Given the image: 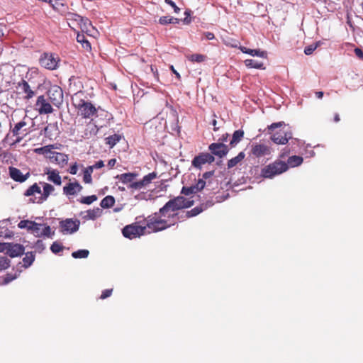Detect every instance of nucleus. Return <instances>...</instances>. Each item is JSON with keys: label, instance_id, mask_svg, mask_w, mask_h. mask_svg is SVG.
I'll use <instances>...</instances> for the list:
<instances>
[{"label": "nucleus", "instance_id": "1", "mask_svg": "<svg viewBox=\"0 0 363 363\" xmlns=\"http://www.w3.org/2000/svg\"><path fill=\"white\" fill-rule=\"evenodd\" d=\"M146 233H157L170 228L175 224V221L169 218L166 213L162 214L160 209L148 216L143 220Z\"/></svg>", "mask_w": 363, "mask_h": 363}, {"label": "nucleus", "instance_id": "2", "mask_svg": "<svg viewBox=\"0 0 363 363\" xmlns=\"http://www.w3.org/2000/svg\"><path fill=\"white\" fill-rule=\"evenodd\" d=\"M194 203V200H190L182 196H179L168 201L164 206L160 208V212L162 214L166 213L169 216V218L172 221L174 220L176 223L179 219V216L178 213H175V211L189 208L192 206Z\"/></svg>", "mask_w": 363, "mask_h": 363}, {"label": "nucleus", "instance_id": "3", "mask_svg": "<svg viewBox=\"0 0 363 363\" xmlns=\"http://www.w3.org/2000/svg\"><path fill=\"white\" fill-rule=\"evenodd\" d=\"M84 93L79 91L72 96V103L78 114L84 118H91L97 114V109L90 101L85 100Z\"/></svg>", "mask_w": 363, "mask_h": 363}, {"label": "nucleus", "instance_id": "4", "mask_svg": "<svg viewBox=\"0 0 363 363\" xmlns=\"http://www.w3.org/2000/svg\"><path fill=\"white\" fill-rule=\"evenodd\" d=\"M57 148H58L57 145H48L35 148L34 152L39 155H43L47 159H49L51 162L63 167L68 162V155L65 153L52 151V150Z\"/></svg>", "mask_w": 363, "mask_h": 363}, {"label": "nucleus", "instance_id": "5", "mask_svg": "<svg viewBox=\"0 0 363 363\" xmlns=\"http://www.w3.org/2000/svg\"><path fill=\"white\" fill-rule=\"evenodd\" d=\"M288 170V165L281 160H276L267 165L261 170V175L264 178L272 179L274 177L281 174Z\"/></svg>", "mask_w": 363, "mask_h": 363}, {"label": "nucleus", "instance_id": "6", "mask_svg": "<svg viewBox=\"0 0 363 363\" xmlns=\"http://www.w3.org/2000/svg\"><path fill=\"white\" fill-rule=\"evenodd\" d=\"M122 234L125 238L133 240L144 235L146 231L143 221H136L125 225L122 229Z\"/></svg>", "mask_w": 363, "mask_h": 363}, {"label": "nucleus", "instance_id": "7", "mask_svg": "<svg viewBox=\"0 0 363 363\" xmlns=\"http://www.w3.org/2000/svg\"><path fill=\"white\" fill-rule=\"evenodd\" d=\"M47 95L51 104L60 107L63 101V91L59 86H52L48 90Z\"/></svg>", "mask_w": 363, "mask_h": 363}, {"label": "nucleus", "instance_id": "8", "mask_svg": "<svg viewBox=\"0 0 363 363\" xmlns=\"http://www.w3.org/2000/svg\"><path fill=\"white\" fill-rule=\"evenodd\" d=\"M80 221L77 219L67 218L60 222V231L65 234L77 232L79 230Z\"/></svg>", "mask_w": 363, "mask_h": 363}, {"label": "nucleus", "instance_id": "9", "mask_svg": "<svg viewBox=\"0 0 363 363\" xmlns=\"http://www.w3.org/2000/svg\"><path fill=\"white\" fill-rule=\"evenodd\" d=\"M39 62L42 67L54 70L57 67L59 60L53 54L45 52L41 55Z\"/></svg>", "mask_w": 363, "mask_h": 363}, {"label": "nucleus", "instance_id": "10", "mask_svg": "<svg viewBox=\"0 0 363 363\" xmlns=\"http://www.w3.org/2000/svg\"><path fill=\"white\" fill-rule=\"evenodd\" d=\"M18 93L23 96L25 100H30L35 95V91L32 89L28 82L22 79L17 84Z\"/></svg>", "mask_w": 363, "mask_h": 363}, {"label": "nucleus", "instance_id": "11", "mask_svg": "<svg viewBox=\"0 0 363 363\" xmlns=\"http://www.w3.org/2000/svg\"><path fill=\"white\" fill-rule=\"evenodd\" d=\"M35 106L40 115L52 113L54 111L51 104L48 101L44 95L37 98Z\"/></svg>", "mask_w": 363, "mask_h": 363}, {"label": "nucleus", "instance_id": "12", "mask_svg": "<svg viewBox=\"0 0 363 363\" xmlns=\"http://www.w3.org/2000/svg\"><path fill=\"white\" fill-rule=\"evenodd\" d=\"M214 160L215 157L211 153L201 152L193 159L191 164L195 168L201 169L202 165L206 164H211L214 162Z\"/></svg>", "mask_w": 363, "mask_h": 363}, {"label": "nucleus", "instance_id": "13", "mask_svg": "<svg viewBox=\"0 0 363 363\" xmlns=\"http://www.w3.org/2000/svg\"><path fill=\"white\" fill-rule=\"evenodd\" d=\"M36 225H33L30 233L35 237L40 238L41 236H46L50 238L54 235V232H51V228L49 225L35 223Z\"/></svg>", "mask_w": 363, "mask_h": 363}, {"label": "nucleus", "instance_id": "14", "mask_svg": "<svg viewBox=\"0 0 363 363\" xmlns=\"http://www.w3.org/2000/svg\"><path fill=\"white\" fill-rule=\"evenodd\" d=\"M211 155L220 158L225 157L229 152L228 146L222 143H213L208 146Z\"/></svg>", "mask_w": 363, "mask_h": 363}, {"label": "nucleus", "instance_id": "15", "mask_svg": "<svg viewBox=\"0 0 363 363\" xmlns=\"http://www.w3.org/2000/svg\"><path fill=\"white\" fill-rule=\"evenodd\" d=\"M157 177V174L155 172L149 173L148 174L143 177V178L138 182H133L130 184L129 187L134 189H141L143 187L149 185L152 180Z\"/></svg>", "mask_w": 363, "mask_h": 363}, {"label": "nucleus", "instance_id": "16", "mask_svg": "<svg viewBox=\"0 0 363 363\" xmlns=\"http://www.w3.org/2000/svg\"><path fill=\"white\" fill-rule=\"evenodd\" d=\"M271 153L270 147L264 144H253L251 148V154L255 157H261Z\"/></svg>", "mask_w": 363, "mask_h": 363}, {"label": "nucleus", "instance_id": "17", "mask_svg": "<svg viewBox=\"0 0 363 363\" xmlns=\"http://www.w3.org/2000/svg\"><path fill=\"white\" fill-rule=\"evenodd\" d=\"M25 247L23 245L18 243L9 242L6 254L13 258L21 256L24 254Z\"/></svg>", "mask_w": 363, "mask_h": 363}, {"label": "nucleus", "instance_id": "18", "mask_svg": "<svg viewBox=\"0 0 363 363\" xmlns=\"http://www.w3.org/2000/svg\"><path fill=\"white\" fill-rule=\"evenodd\" d=\"M291 138H292V133L291 132H279L271 136V140L278 145H285Z\"/></svg>", "mask_w": 363, "mask_h": 363}, {"label": "nucleus", "instance_id": "19", "mask_svg": "<svg viewBox=\"0 0 363 363\" xmlns=\"http://www.w3.org/2000/svg\"><path fill=\"white\" fill-rule=\"evenodd\" d=\"M9 171L10 177L15 182L20 183L25 182L30 177L29 172H27L26 174H23L21 171L16 167H10L9 168Z\"/></svg>", "mask_w": 363, "mask_h": 363}, {"label": "nucleus", "instance_id": "20", "mask_svg": "<svg viewBox=\"0 0 363 363\" xmlns=\"http://www.w3.org/2000/svg\"><path fill=\"white\" fill-rule=\"evenodd\" d=\"M82 186L77 182H69L63 187V193L67 196H74L82 190Z\"/></svg>", "mask_w": 363, "mask_h": 363}, {"label": "nucleus", "instance_id": "21", "mask_svg": "<svg viewBox=\"0 0 363 363\" xmlns=\"http://www.w3.org/2000/svg\"><path fill=\"white\" fill-rule=\"evenodd\" d=\"M27 125V122H26L24 120L17 123L13 129L11 130V132L14 136H18L16 142L19 143L22 139L23 137H19L21 134H23V132H26V129H23L24 127Z\"/></svg>", "mask_w": 363, "mask_h": 363}, {"label": "nucleus", "instance_id": "22", "mask_svg": "<svg viewBox=\"0 0 363 363\" xmlns=\"http://www.w3.org/2000/svg\"><path fill=\"white\" fill-rule=\"evenodd\" d=\"M45 174L48 175V181L53 182L56 185H61L62 179L57 170L48 169Z\"/></svg>", "mask_w": 363, "mask_h": 363}, {"label": "nucleus", "instance_id": "23", "mask_svg": "<svg viewBox=\"0 0 363 363\" xmlns=\"http://www.w3.org/2000/svg\"><path fill=\"white\" fill-rule=\"evenodd\" d=\"M49 5L57 12H65L68 9V6L64 0H53Z\"/></svg>", "mask_w": 363, "mask_h": 363}, {"label": "nucleus", "instance_id": "24", "mask_svg": "<svg viewBox=\"0 0 363 363\" xmlns=\"http://www.w3.org/2000/svg\"><path fill=\"white\" fill-rule=\"evenodd\" d=\"M137 176H138L137 173L128 172V173H123L121 174H118L116 177V178L123 184H128V183L132 184L133 181L135 179V177Z\"/></svg>", "mask_w": 363, "mask_h": 363}, {"label": "nucleus", "instance_id": "25", "mask_svg": "<svg viewBox=\"0 0 363 363\" xmlns=\"http://www.w3.org/2000/svg\"><path fill=\"white\" fill-rule=\"evenodd\" d=\"M206 208V206L204 204H201L199 206H196V207L192 208L190 211H186L185 213V214L184 216H182L181 217L182 218H189L196 216L197 215H199V213L203 212Z\"/></svg>", "mask_w": 363, "mask_h": 363}, {"label": "nucleus", "instance_id": "26", "mask_svg": "<svg viewBox=\"0 0 363 363\" xmlns=\"http://www.w3.org/2000/svg\"><path fill=\"white\" fill-rule=\"evenodd\" d=\"M79 26L82 31L88 35H91V30L94 29L91 21L87 18L83 17L82 21H79Z\"/></svg>", "mask_w": 363, "mask_h": 363}, {"label": "nucleus", "instance_id": "27", "mask_svg": "<svg viewBox=\"0 0 363 363\" xmlns=\"http://www.w3.org/2000/svg\"><path fill=\"white\" fill-rule=\"evenodd\" d=\"M86 215L84 216V218L86 220H94L100 217L102 214V209L99 207L93 209H89L85 212Z\"/></svg>", "mask_w": 363, "mask_h": 363}, {"label": "nucleus", "instance_id": "28", "mask_svg": "<svg viewBox=\"0 0 363 363\" xmlns=\"http://www.w3.org/2000/svg\"><path fill=\"white\" fill-rule=\"evenodd\" d=\"M244 131L241 129L235 130L232 136L230 141V145L231 147H235L243 138Z\"/></svg>", "mask_w": 363, "mask_h": 363}, {"label": "nucleus", "instance_id": "29", "mask_svg": "<svg viewBox=\"0 0 363 363\" xmlns=\"http://www.w3.org/2000/svg\"><path fill=\"white\" fill-rule=\"evenodd\" d=\"M240 50L243 53H246V54L250 55L252 56H258L260 57H267V52L264 51H261L260 50L249 49L244 46H240Z\"/></svg>", "mask_w": 363, "mask_h": 363}, {"label": "nucleus", "instance_id": "30", "mask_svg": "<svg viewBox=\"0 0 363 363\" xmlns=\"http://www.w3.org/2000/svg\"><path fill=\"white\" fill-rule=\"evenodd\" d=\"M303 161V159L302 157L297 156V155H293L288 158L287 162L286 164H287L288 168L289 167H296L301 165L302 164Z\"/></svg>", "mask_w": 363, "mask_h": 363}, {"label": "nucleus", "instance_id": "31", "mask_svg": "<svg viewBox=\"0 0 363 363\" xmlns=\"http://www.w3.org/2000/svg\"><path fill=\"white\" fill-rule=\"evenodd\" d=\"M245 157L244 152H240L236 157L230 159L228 162V168L230 169L236 166L240 162H241Z\"/></svg>", "mask_w": 363, "mask_h": 363}, {"label": "nucleus", "instance_id": "32", "mask_svg": "<svg viewBox=\"0 0 363 363\" xmlns=\"http://www.w3.org/2000/svg\"><path fill=\"white\" fill-rule=\"evenodd\" d=\"M114 204L115 199L113 196H106L101 200L100 203V205L103 208H111Z\"/></svg>", "mask_w": 363, "mask_h": 363}, {"label": "nucleus", "instance_id": "33", "mask_svg": "<svg viewBox=\"0 0 363 363\" xmlns=\"http://www.w3.org/2000/svg\"><path fill=\"white\" fill-rule=\"evenodd\" d=\"M77 41L82 44V47L87 51L91 49V44L84 34H77Z\"/></svg>", "mask_w": 363, "mask_h": 363}, {"label": "nucleus", "instance_id": "34", "mask_svg": "<svg viewBox=\"0 0 363 363\" xmlns=\"http://www.w3.org/2000/svg\"><path fill=\"white\" fill-rule=\"evenodd\" d=\"M35 260V255L33 252H28L26 253L25 257L23 259V267L24 268L29 267Z\"/></svg>", "mask_w": 363, "mask_h": 363}, {"label": "nucleus", "instance_id": "35", "mask_svg": "<svg viewBox=\"0 0 363 363\" xmlns=\"http://www.w3.org/2000/svg\"><path fill=\"white\" fill-rule=\"evenodd\" d=\"M92 167L89 166L86 167L83 171V182L86 184H91L92 177L91 174L93 173Z\"/></svg>", "mask_w": 363, "mask_h": 363}, {"label": "nucleus", "instance_id": "36", "mask_svg": "<svg viewBox=\"0 0 363 363\" xmlns=\"http://www.w3.org/2000/svg\"><path fill=\"white\" fill-rule=\"evenodd\" d=\"M33 225H36L35 221L29 220H21L18 223V227L20 229H27L29 232L31 231V229L33 228Z\"/></svg>", "mask_w": 363, "mask_h": 363}, {"label": "nucleus", "instance_id": "37", "mask_svg": "<svg viewBox=\"0 0 363 363\" xmlns=\"http://www.w3.org/2000/svg\"><path fill=\"white\" fill-rule=\"evenodd\" d=\"M180 21V19L177 18H174L171 16H161L159 18V23L161 25H167L169 23H179Z\"/></svg>", "mask_w": 363, "mask_h": 363}, {"label": "nucleus", "instance_id": "38", "mask_svg": "<svg viewBox=\"0 0 363 363\" xmlns=\"http://www.w3.org/2000/svg\"><path fill=\"white\" fill-rule=\"evenodd\" d=\"M121 139V136L118 134H113L112 135H109L107 137L106 140V143L110 146V147H113Z\"/></svg>", "mask_w": 363, "mask_h": 363}, {"label": "nucleus", "instance_id": "39", "mask_svg": "<svg viewBox=\"0 0 363 363\" xmlns=\"http://www.w3.org/2000/svg\"><path fill=\"white\" fill-rule=\"evenodd\" d=\"M187 59L191 62L201 63L206 60V56L202 54H193L187 56Z\"/></svg>", "mask_w": 363, "mask_h": 363}, {"label": "nucleus", "instance_id": "40", "mask_svg": "<svg viewBox=\"0 0 363 363\" xmlns=\"http://www.w3.org/2000/svg\"><path fill=\"white\" fill-rule=\"evenodd\" d=\"M35 193L40 194L41 190L39 186L35 183L32 186H30L24 193L26 196H30L34 195Z\"/></svg>", "mask_w": 363, "mask_h": 363}, {"label": "nucleus", "instance_id": "41", "mask_svg": "<svg viewBox=\"0 0 363 363\" xmlns=\"http://www.w3.org/2000/svg\"><path fill=\"white\" fill-rule=\"evenodd\" d=\"M245 64L247 67H250V68H256V69H262L263 68L262 62H259L252 60V59L245 60Z\"/></svg>", "mask_w": 363, "mask_h": 363}, {"label": "nucleus", "instance_id": "42", "mask_svg": "<svg viewBox=\"0 0 363 363\" xmlns=\"http://www.w3.org/2000/svg\"><path fill=\"white\" fill-rule=\"evenodd\" d=\"M21 272V270L15 272L14 274H11V273H8L6 274L4 277H3V281L2 283L4 284H7L9 283H10L11 281H13L14 279H16L19 275H20V273Z\"/></svg>", "mask_w": 363, "mask_h": 363}, {"label": "nucleus", "instance_id": "43", "mask_svg": "<svg viewBox=\"0 0 363 363\" xmlns=\"http://www.w3.org/2000/svg\"><path fill=\"white\" fill-rule=\"evenodd\" d=\"M89 255V251L88 250H79L72 253V256L75 259L86 258Z\"/></svg>", "mask_w": 363, "mask_h": 363}, {"label": "nucleus", "instance_id": "44", "mask_svg": "<svg viewBox=\"0 0 363 363\" xmlns=\"http://www.w3.org/2000/svg\"><path fill=\"white\" fill-rule=\"evenodd\" d=\"M98 199L96 195L82 196L79 201L81 203L89 205Z\"/></svg>", "mask_w": 363, "mask_h": 363}, {"label": "nucleus", "instance_id": "45", "mask_svg": "<svg viewBox=\"0 0 363 363\" xmlns=\"http://www.w3.org/2000/svg\"><path fill=\"white\" fill-rule=\"evenodd\" d=\"M10 259L4 256L0 257V271L5 270L10 267Z\"/></svg>", "mask_w": 363, "mask_h": 363}, {"label": "nucleus", "instance_id": "46", "mask_svg": "<svg viewBox=\"0 0 363 363\" xmlns=\"http://www.w3.org/2000/svg\"><path fill=\"white\" fill-rule=\"evenodd\" d=\"M54 189V187L51 184H45L43 186V197L47 199Z\"/></svg>", "mask_w": 363, "mask_h": 363}, {"label": "nucleus", "instance_id": "47", "mask_svg": "<svg viewBox=\"0 0 363 363\" xmlns=\"http://www.w3.org/2000/svg\"><path fill=\"white\" fill-rule=\"evenodd\" d=\"M181 193L186 196H189L190 194H196L197 191H196L194 186L192 185L191 186H183Z\"/></svg>", "mask_w": 363, "mask_h": 363}, {"label": "nucleus", "instance_id": "48", "mask_svg": "<svg viewBox=\"0 0 363 363\" xmlns=\"http://www.w3.org/2000/svg\"><path fill=\"white\" fill-rule=\"evenodd\" d=\"M82 18H83L82 16H81L77 13H70V12L67 13V20L71 21H76L78 24H79V21H82Z\"/></svg>", "mask_w": 363, "mask_h": 363}, {"label": "nucleus", "instance_id": "49", "mask_svg": "<svg viewBox=\"0 0 363 363\" xmlns=\"http://www.w3.org/2000/svg\"><path fill=\"white\" fill-rule=\"evenodd\" d=\"M62 250H63V246L57 242H54L51 245L50 250L55 254H57V253L61 252Z\"/></svg>", "mask_w": 363, "mask_h": 363}, {"label": "nucleus", "instance_id": "50", "mask_svg": "<svg viewBox=\"0 0 363 363\" xmlns=\"http://www.w3.org/2000/svg\"><path fill=\"white\" fill-rule=\"evenodd\" d=\"M197 192L204 189L206 186V182L203 179H199L196 184L193 185Z\"/></svg>", "mask_w": 363, "mask_h": 363}, {"label": "nucleus", "instance_id": "51", "mask_svg": "<svg viewBox=\"0 0 363 363\" xmlns=\"http://www.w3.org/2000/svg\"><path fill=\"white\" fill-rule=\"evenodd\" d=\"M318 44L315 43V44H312V45H310L304 48V53L306 55H311L313 52V51L318 48Z\"/></svg>", "mask_w": 363, "mask_h": 363}, {"label": "nucleus", "instance_id": "52", "mask_svg": "<svg viewBox=\"0 0 363 363\" xmlns=\"http://www.w3.org/2000/svg\"><path fill=\"white\" fill-rule=\"evenodd\" d=\"M112 292H113V289H108L104 290L100 296V298L106 299V298L110 297L112 294Z\"/></svg>", "mask_w": 363, "mask_h": 363}, {"label": "nucleus", "instance_id": "53", "mask_svg": "<svg viewBox=\"0 0 363 363\" xmlns=\"http://www.w3.org/2000/svg\"><path fill=\"white\" fill-rule=\"evenodd\" d=\"M164 2L172 6L176 13H179L180 9L175 4L172 0H164Z\"/></svg>", "mask_w": 363, "mask_h": 363}, {"label": "nucleus", "instance_id": "54", "mask_svg": "<svg viewBox=\"0 0 363 363\" xmlns=\"http://www.w3.org/2000/svg\"><path fill=\"white\" fill-rule=\"evenodd\" d=\"M104 166V163L103 160H99L97 161L94 165L89 166L90 167H92V169H100Z\"/></svg>", "mask_w": 363, "mask_h": 363}, {"label": "nucleus", "instance_id": "55", "mask_svg": "<svg viewBox=\"0 0 363 363\" xmlns=\"http://www.w3.org/2000/svg\"><path fill=\"white\" fill-rule=\"evenodd\" d=\"M191 13V10H186L185 11L184 14H185L186 17L183 20V22L185 24H189V23H191V19L189 18V16H190Z\"/></svg>", "mask_w": 363, "mask_h": 363}, {"label": "nucleus", "instance_id": "56", "mask_svg": "<svg viewBox=\"0 0 363 363\" xmlns=\"http://www.w3.org/2000/svg\"><path fill=\"white\" fill-rule=\"evenodd\" d=\"M283 124H284V122L274 123L271 124L269 126H268V129L273 130L277 128H279V127L282 126Z\"/></svg>", "mask_w": 363, "mask_h": 363}, {"label": "nucleus", "instance_id": "57", "mask_svg": "<svg viewBox=\"0 0 363 363\" xmlns=\"http://www.w3.org/2000/svg\"><path fill=\"white\" fill-rule=\"evenodd\" d=\"M214 172H215L214 170L206 172L205 173L203 174L202 179L203 180L208 179V178L211 177L214 174Z\"/></svg>", "mask_w": 363, "mask_h": 363}, {"label": "nucleus", "instance_id": "58", "mask_svg": "<svg viewBox=\"0 0 363 363\" xmlns=\"http://www.w3.org/2000/svg\"><path fill=\"white\" fill-rule=\"evenodd\" d=\"M77 170H78L77 165V164H76V163H74V164H72V165L70 167L69 172V173H70L71 174L74 175V174H77Z\"/></svg>", "mask_w": 363, "mask_h": 363}, {"label": "nucleus", "instance_id": "59", "mask_svg": "<svg viewBox=\"0 0 363 363\" xmlns=\"http://www.w3.org/2000/svg\"><path fill=\"white\" fill-rule=\"evenodd\" d=\"M354 53L358 57L363 59V51L360 48H355Z\"/></svg>", "mask_w": 363, "mask_h": 363}, {"label": "nucleus", "instance_id": "60", "mask_svg": "<svg viewBox=\"0 0 363 363\" xmlns=\"http://www.w3.org/2000/svg\"><path fill=\"white\" fill-rule=\"evenodd\" d=\"M228 136L229 135L228 133H225V134H223L219 139H218V143H223L224 142H227L228 141Z\"/></svg>", "mask_w": 363, "mask_h": 363}, {"label": "nucleus", "instance_id": "61", "mask_svg": "<svg viewBox=\"0 0 363 363\" xmlns=\"http://www.w3.org/2000/svg\"><path fill=\"white\" fill-rule=\"evenodd\" d=\"M8 243L9 242L0 243V252H3L4 251L7 252Z\"/></svg>", "mask_w": 363, "mask_h": 363}, {"label": "nucleus", "instance_id": "62", "mask_svg": "<svg viewBox=\"0 0 363 363\" xmlns=\"http://www.w3.org/2000/svg\"><path fill=\"white\" fill-rule=\"evenodd\" d=\"M289 154V150L284 148L279 155L280 158H285Z\"/></svg>", "mask_w": 363, "mask_h": 363}, {"label": "nucleus", "instance_id": "63", "mask_svg": "<svg viewBox=\"0 0 363 363\" xmlns=\"http://www.w3.org/2000/svg\"><path fill=\"white\" fill-rule=\"evenodd\" d=\"M204 35L208 40H213L215 38V35L213 33L211 32H206L204 33Z\"/></svg>", "mask_w": 363, "mask_h": 363}, {"label": "nucleus", "instance_id": "64", "mask_svg": "<svg viewBox=\"0 0 363 363\" xmlns=\"http://www.w3.org/2000/svg\"><path fill=\"white\" fill-rule=\"evenodd\" d=\"M116 163V159H111L108 162V167H109V169H112L115 166Z\"/></svg>", "mask_w": 363, "mask_h": 363}]
</instances>
